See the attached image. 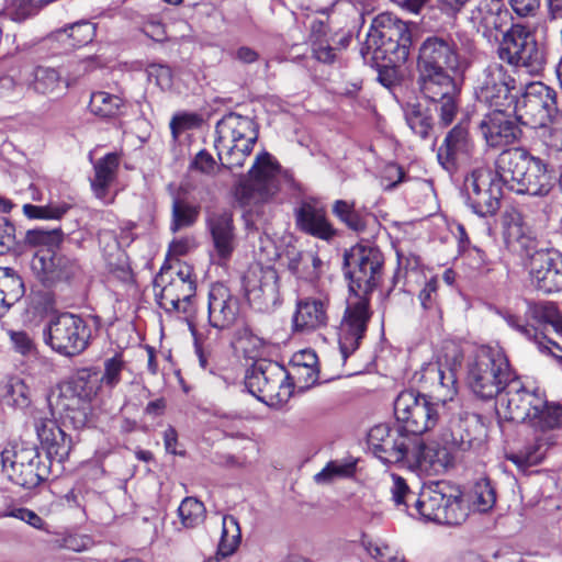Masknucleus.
Masks as SVG:
<instances>
[{
  "label": "nucleus",
  "mask_w": 562,
  "mask_h": 562,
  "mask_svg": "<svg viewBox=\"0 0 562 562\" xmlns=\"http://www.w3.org/2000/svg\"><path fill=\"white\" fill-rule=\"evenodd\" d=\"M69 207L67 203H49L47 205L24 204L23 213L29 218L59 220L67 213Z\"/></svg>",
  "instance_id": "3c124183"
},
{
  "label": "nucleus",
  "mask_w": 562,
  "mask_h": 562,
  "mask_svg": "<svg viewBox=\"0 0 562 562\" xmlns=\"http://www.w3.org/2000/svg\"><path fill=\"white\" fill-rule=\"evenodd\" d=\"M496 414L501 419L526 423L531 439L507 459L520 469L539 464L562 438V405L549 403L538 391H529L512 379L497 394Z\"/></svg>",
  "instance_id": "f257e3e1"
},
{
  "label": "nucleus",
  "mask_w": 562,
  "mask_h": 562,
  "mask_svg": "<svg viewBox=\"0 0 562 562\" xmlns=\"http://www.w3.org/2000/svg\"><path fill=\"white\" fill-rule=\"evenodd\" d=\"M549 123L550 125L544 127L547 130L546 143L555 150H562V114L553 115Z\"/></svg>",
  "instance_id": "0e129e2a"
},
{
  "label": "nucleus",
  "mask_w": 562,
  "mask_h": 562,
  "mask_svg": "<svg viewBox=\"0 0 562 562\" xmlns=\"http://www.w3.org/2000/svg\"><path fill=\"white\" fill-rule=\"evenodd\" d=\"M239 314V300L224 284H213L209 292L210 325L217 329H227L236 323Z\"/></svg>",
  "instance_id": "c85d7f7f"
},
{
  "label": "nucleus",
  "mask_w": 562,
  "mask_h": 562,
  "mask_svg": "<svg viewBox=\"0 0 562 562\" xmlns=\"http://www.w3.org/2000/svg\"><path fill=\"white\" fill-rule=\"evenodd\" d=\"M503 61L524 67L529 72H539L546 64L544 47L538 43L535 33L522 24H512L503 34L498 46Z\"/></svg>",
  "instance_id": "9b49d317"
},
{
  "label": "nucleus",
  "mask_w": 562,
  "mask_h": 562,
  "mask_svg": "<svg viewBox=\"0 0 562 562\" xmlns=\"http://www.w3.org/2000/svg\"><path fill=\"white\" fill-rule=\"evenodd\" d=\"M382 265L383 257L376 248L355 245L346 250L344 269L349 292L370 295L381 277Z\"/></svg>",
  "instance_id": "4468645a"
},
{
  "label": "nucleus",
  "mask_w": 562,
  "mask_h": 562,
  "mask_svg": "<svg viewBox=\"0 0 562 562\" xmlns=\"http://www.w3.org/2000/svg\"><path fill=\"white\" fill-rule=\"evenodd\" d=\"M448 448L449 446H440L437 441L412 437L404 464L427 475L441 474L453 463Z\"/></svg>",
  "instance_id": "aec40b11"
},
{
  "label": "nucleus",
  "mask_w": 562,
  "mask_h": 562,
  "mask_svg": "<svg viewBox=\"0 0 562 562\" xmlns=\"http://www.w3.org/2000/svg\"><path fill=\"white\" fill-rule=\"evenodd\" d=\"M327 324V300L304 299L297 302L293 315L295 331H311Z\"/></svg>",
  "instance_id": "c9c22d12"
},
{
  "label": "nucleus",
  "mask_w": 562,
  "mask_h": 562,
  "mask_svg": "<svg viewBox=\"0 0 562 562\" xmlns=\"http://www.w3.org/2000/svg\"><path fill=\"white\" fill-rule=\"evenodd\" d=\"M369 295L349 292L346 310L338 330V342L342 359L358 349L371 318Z\"/></svg>",
  "instance_id": "f3484780"
},
{
  "label": "nucleus",
  "mask_w": 562,
  "mask_h": 562,
  "mask_svg": "<svg viewBox=\"0 0 562 562\" xmlns=\"http://www.w3.org/2000/svg\"><path fill=\"white\" fill-rule=\"evenodd\" d=\"M490 18V22L483 32V36L488 40H497V33L502 32L504 34L508 26L512 25V13L498 1L492 16Z\"/></svg>",
  "instance_id": "603ef678"
},
{
  "label": "nucleus",
  "mask_w": 562,
  "mask_h": 562,
  "mask_svg": "<svg viewBox=\"0 0 562 562\" xmlns=\"http://www.w3.org/2000/svg\"><path fill=\"white\" fill-rule=\"evenodd\" d=\"M124 368V361L121 355H115L104 361V373L99 379L109 387H114L121 381V372Z\"/></svg>",
  "instance_id": "4d7b16f0"
},
{
  "label": "nucleus",
  "mask_w": 562,
  "mask_h": 562,
  "mask_svg": "<svg viewBox=\"0 0 562 562\" xmlns=\"http://www.w3.org/2000/svg\"><path fill=\"white\" fill-rule=\"evenodd\" d=\"M195 289L193 269L183 262L162 267L154 281L157 303L168 313L189 314Z\"/></svg>",
  "instance_id": "6e6552de"
},
{
  "label": "nucleus",
  "mask_w": 562,
  "mask_h": 562,
  "mask_svg": "<svg viewBox=\"0 0 562 562\" xmlns=\"http://www.w3.org/2000/svg\"><path fill=\"white\" fill-rule=\"evenodd\" d=\"M201 124V117L196 113L182 112L172 116L170 130L173 138H178L187 130L198 127Z\"/></svg>",
  "instance_id": "052dcab7"
},
{
  "label": "nucleus",
  "mask_w": 562,
  "mask_h": 562,
  "mask_svg": "<svg viewBox=\"0 0 562 562\" xmlns=\"http://www.w3.org/2000/svg\"><path fill=\"white\" fill-rule=\"evenodd\" d=\"M209 228L218 260H228L236 246L232 215L228 213L213 215L209 220Z\"/></svg>",
  "instance_id": "e433bc0d"
},
{
  "label": "nucleus",
  "mask_w": 562,
  "mask_h": 562,
  "mask_svg": "<svg viewBox=\"0 0 562 562\" xmlns=\"http://www.w3.org/2000/svg\"><path fill=\"white\" fill-rule=\"evenodd\" d=\"M90 328L78 315L63 313L50 319L45 330V342L56 352L74 357L88 346Z\"/></svg>",
  "instance_id": "2eb2a0df"
},
{
  "label": "nucleus",
  "mask_w": 562,
  "mask_h": 562,
  "mask_svg": "<svg viewBox=\"0 0 562 562\" xmlns=\"http://www.w3.org/2000/svg\"><path fill=\"white\" fill-rule=\"evenodd\" d=\"M125 103L117 94L106 91H95L91 93L89 109L90 112L100 119H114L123 113Z\"/></svg>",
  "instance_id": "ea45409f"
},
{
  "label": "nucleus",
  "mask_w": 562,
  "mask_h": 562,
  "mask_svg": "<svg viewBox=\"0 0 562 562\" xmlns=\"http://www.w3.org/2000/svg\"><path fill=\"white\" fill-rule=\"evenodd\" d=\"M514 112L524 125L546 127L557 114L555 91L539 81L528 83L521 98L517 100Z\"/></svg>",
  "instance_id": "dca6fc26"
},
{
  "label": "nucleus",
  "mask_w": 562,
  "mask_h": 562,
  "mask_svg": "<svg viewBox=\"0 0 562 562\" xmlns=\"http://www.w3.org/2000/svg\"><path fill=\"white\" fill-rule=\"evenodd\" d=\"M497 2L498 0L481 1L471 10L469 19L472 25L477 30V32H481L483 34L486 25L490 22V16H492Z\"/></svg>",
  "instance_id": "5fc2aeb1"
},
{
  "label": "nucleus",
  "mask_w": 562,
  "mask_h": 562,
  "mask_svg": "<svg viewBox=\"0 0 562 562\" xmlns=\"http://www.w3.org/2000/svg\"><path fill=\"white\" fill-rule=\"evenodd\" d=\"M258 138L255 122L236 113L225 115L216 124L215 148L222 166L243 167Z\"/></svg>",
  "instance_id": "39448f33"
},
{
  "label": "nucleus",
  "mask_w": 562,
  "mask_h": 562,
  "mask_svg": "<svg viewBox=\"0 0 562 562\" xmlns=\"http://www.w3.org/2000/svg\"><path fill=\"white\" fill-rule=\"evenodd\" d=\"M25 94V87L13 76L4 75L0 77V100L7 102H16L22 100Z\"/></svg>",
  "instance_id": "864d4df0"
},
{
  "label": "nucleus",
  "mask_w": 562,
  "mask_h": 562,
  "mask_svg": "<svg viewBox=\"0 0 562 562\" xmlns=\"http://www.w3.org/2000/svg\"><path fill=\"white\" fill-rule=\"evenodd\" d=\"M245 385L259 401L270 406L282 405L292 395L285 369L277 362L258 359L247 370Z\"/></svg>",
  "instance_id": "9d476101"
},
{
  "label": "nucleus",
  "mask_w": 562,
  "mask_h": 562,
  "mask_svg": "<svg viewBox=\"0 0 562 562\" xmlns=\"http://www.w3.org/2000/svg\"><path fill=\"white\" fill-rule=\"evenodd\" d=\"M101 380L99 373L91 369L81 370L72 382V392L76 398L72 403L65 405L66 417L69 418L75 427H83L91 412L90 401L94 398L100 389Z\"/></svg>",
  "instance_id": "5701e85b"
},
{
  "label": "nucleus",
  "mask_w": 562,
  "mask_h": 562,
  "mask_svg": "<svg viewBox=\"0 0 562 562\" xmlns=\"http://www.w3.org/2000/svg\"><path fill=\"white\" fill-rule=\"evenodd\" d=\"M530 278L543 293L562 290V257L554 250H539L530 258Z\"/></svg>",
  "instance_id": "bb28decb"
},
{
  "label": "nucleus",
  "mask_w": 562,
  "mask_h": 562,
  "mask_svg": "<svg viewBox=\"0 0 562 562\" xmlns=\"http://www.w3.org/2000/svg\"><path fill=\"white\" fill-rule=\"evenodd\" d=\"M496 172L510 190L520 194L543 196L551 190L547 166L521 148L501 153L496 160Z\"/></svg>",
  "instance_id": "7ed1b4c3"
},
{
  "label": "nucleus",
  "mask_w": 562,
  "mask_h": 562,
  "mask_svg": "<svg viewBox=\"0 0 562 562\" xmlns=\"http://www.w3.org/2000/svg\"><path fill=\"white\" fill-rule=\"evenodd\" d=\"M412 436L401 428L376 425L368 434V445L376 458L385 463H404Z\"/></svg>",
  "instance_id": "4be33fe9"
},
{
  "label": "nucleus",
  "mask_w": 562,
  "mask_h": 562,
  "mask_svg": "<svg viewBox=\"0 0 562 562\" xmlns=\"http://www.w3.org/2000/svg\"><path fill=\"white\" fill-rule=\"evenodd\" d=\"M239 345L244 355L249 359L261 356L266 348L265 340L252 334H245L240 337Z\"/></svg>",
  "instance_id": "680f3d73"
},
{
  "label": "nucleus",
  "mask_w": 562,
  "mask_h": 562,
  "mask_svg": "<svg viewBox=\"0 0 562 562\" xmlns=\"http://www.w3.org/2000/svg\"><path fill=\"white\" fill-rule=\"evenodd\" d=\"M178 515L186 528H195L204 522L206 510L199 499L186 497L178 508Z\"/></svg>",
  "instance_id": "c03bdc74"
},
{
  "label": "nucleus",
  "mask_w": 562,
  "mask_h": 562,
  "mask_svg": "<svg viewBox=\"0 0 562 562\" xmlns=\"http://www.w3.org/2000/svg\"><path fill=\"white\" fill-rule=\"evenodd\" d=\"M333 213L350 229L355 232L364 231L366 222L363 217L356 212L355 203L337 200L333 205Z\"/></svg>",
  "instance_id": "de8ad7c7"
},
{
  "label": "nucleus",
  "mask_w": 562,
  "mask_h": 562,
  "mask_svg": "<svg viewBox=\"0 0 562 562\" xmlns=\"http://www.w3.org/2000/svg\"><path fill=\"white\" fill-rule=\"evenodd\" d=\"M414 508L424 519L438 524L459 525L467 516L461 492L443 481L425 485Z\"/></svg>",
  "instance_id": "1a4fd4ad"
},
{
  "label": "nucleus",
  "mask_w": 562,
  "mask_h": 562,
  "mask_svg": "<svg viewBox=\"0 0 562 562\" xmlns=\"http://www.w3.org/2000/svg\"><path fill=\"white\" fill-rule=\"evenodd\" d=\"M423 94L432 102L438 103L437 112L440 123L447 126L452 123L458 112L457 97L459 89L454 80L440 81L422 86Z\"/></svg>",
  "instance_id": "72a5a7b5"
},
{
  "label": "nucleus",
  "mask_w": 562,
  "mask_h": 562,
  "mask_svg": "<svg viewBox=\"0 0 562 562\" xmlns=\"http://www.w3.org/2000/svg\"><path fill=\"white\" fill-rule=\"evenodd\" d=\"M472 501L475 508L482 513L490 510L494 506L496 494L490 480L482 477L476 481L472 491Z\"/></svg>",
  "instance_id": "8fccbe9b"
},
{
  "label": "nucleus",
  "mask_w": 562,
  "mask_h": 562,
  "mask_svg": "<svg viewBox=\"0 0 562 562\" xmlns=\"http://www.w3.org/2000/svg\"><path fill=\"white\" fill-rule=\"evenodd\" d=\"M516 80L501 64L487 66L476 91L477 99L492 110L512 109L515 102Z\"/></svg>",
  "instance_id": "6ab92c4d"
},
{
  "label": "nucleus",
  "mask_w": 562,
  "mask_h": 562,
  "mask_svg": "<svg viewBox=\"0 0 562 562\" xmlns=\"http://www.w3.org/2000/svg\"><path fill=\"white\" fill-rule=\"evenodd\" d=\"M199 216V207L181 199H175L171 207L170 231H178L192 226Z\"/></svg>",
  "instance_id": "79ce46f5"
},
{
  "label": "nucleus",
  "mask_w": 562,
  "mask_h": 562,
  "mask_svg": "<svg viewBox=\"0 0 562 562\" xmlns=\"http://www.w3.org/2000/svg\"><path fill=\"white\" fill-rule=\"evenodd\" d=\"M513 379L508 360L498 347L482 346L468 364V384L483 400H491Z\"/></svg>",
  "instance_id": "20e7f679"
},
{
  "label": "nucleus",
  "mask_w": 562,
  "mask_h": 562,
  "mask_svg": "<svg viewBox=\"0 0 562 562\" xmlns=\"http://www.w3.org/2000/svg\"><path fill=\"white\" fill-rule=\"evenodd\" d=\"M395 419L403 432L419 437L439 420L438 405L413 390L401 392L394 401Z\"/></svg>",
  "instance_id": "ddd939ff"
},
{
  "label": "nucleus",
  "mask_w": 562,
  "mask_h": 562,
  "mask_svg": "<svg viewBox=\"0 0 562 562\" xmlns=\"http://www.w3.org/2000/svg\"><path fill=\"white\" fill-rule=\"evenodd\" d=\"M31 268L45 285L67 280L79 271V265L75 259L50 249H38L32 258Z\"/></svg>",
  "instance_id": "a878e982"
},
{
  "label": "nucleus",
  "mask_w": 562,
  "mask_h": 562,
  "mask_svg": "<svg viewBox=\"0 0 562 562\" xmlns=\"http://www.w3.org/2000/svg\"><path fill=\"white\" fill-rule=\"evenodd\" d=\"M366 548L369 554L379 562H407L398 551L384 542H368Z\"/></svg>",
  "instance_id": "13d9d810"
},
{
  "label": "nucleus",
  "mask_w": 562,
  "mask_h": 562,
  "mask_svg": "<svg viewBox=\"0 0 562 562\" xmlns=\"http://www.w3.org/2000/svg\"><path fill=\"white\" fill-rule=\"evenodd\" d=\"M295 223L300 231L322 240H330L336 231L326 217L325 207L316 201H304L295 210Z\"/></svg>",
  "instance_id": "7c9ffc66"
},
{
  "label": "nucleus",
  "mask_w": 562,
  "mask_h": 562,
  "mask_svg": "<svg viewBox=\"0 0 562 562\" xmlns=\"http://www.w3.org/2000/svg\"><path fill=\"white\" fill-rule=\"evenodd\" d=\"M245 295L250 304L268 307L278 299V274L271 267L250 266L243 277Z\"/></svg>",
  "instance_id": "b1692460"
},
{
  "label": "nucleus",
  "mask_w": 562,
  "mask_h": 562,
  "mask_svg": "<svg viewBox=\"0 0 562 562\" xmlns=\"http://www.w3.org/2000/svg\"><path fill=\"white\" fill-rule=\"evenodd\" d=\"M438 279L432 277L419 292L418 299L424 310H434L437 307Z\"/></svg>",
  "instance_id": "338daca9"
},
{
  "label": "nucleus",
  "mask_w": 562,
  "mask_h": 562,
  "mask_svg": "<svg viewBox=\"0 0 562 562\" xmlns=\"http://www.w3.org/2000/svg\"><path fill=\"white\" fill-rule=\"evenodd\" d=\"M412 35L408 25L389 13L374 18L361 50L363 58L371 56L384 67L400 66L409 56Z\"/></svg>",
  "instance_id": "f03ea898"
},
{
  "label": "nucleus",
  "mask_w": 562,
  "mask_h": 562,
  "mask_svg": "<svg viewBox=\"0 0 562 562\" xmlns=\"http://www.w3.org/2000/svg\"><path fill=\"white\" fill-rule=\"evenodd\" d=\"M3 392L8 402L18 408H26L31 405L30 387L19 376H10L4 382Z\"/></svg>",
  "instance_id": "a18cd8bd"
},
{
  "label": "nucleus",
  "mask_w": 562,
  "mask_h": 562,
  "mask_svg": "<svg viewBox=\"0 0 562 562\" xmlns=\"http://www.w3.org/2000/svg\"><path fill=\"white\" fill-rule=\"evenodd\" d=\"M34 427L37 438L49 458H54L58 462L67 459L70 451V439L54 419L36 417Z\"/></svg>",
  "instance_id": "473e14b6"
},
{
  "label": "nucleus",
  "mask_w": 562,
  "mask_h": 562,
  "mask_svg": "<svg viewBox=\"0 0 562 562\" xmlns=\"http://www.w3.org/2000/svg\"><path fill=\"white\" fill-rule=\"evenodd\" d=\"M355 469L356 464L352 461H330L321 472L314 475V481L317 484H328L336 479L351 476Z\"/></svg>",
  "instance_id": "49530a36"
},
{
  "label": "nucleus",
  "mask_w": 562,
  "mask_h": 562,
  "mask_svg": "<svg viewBox=\"0 0 562 562\" xmlns=\"http://www.w3.org/2000/svg\"><path fill=\"white\" fill-rule=\"evenodd\" d=\"M64 238L61 229L55 228L50 231L31 229L26 233L25 239L29 245L41 247V249L57 248Z\"/></svg>",
  "instance_id": "09e8293b"
},
{
  "label": "nucleus",
  "mask_w": 562,
  "mask_h": 562,
  "mask_svg": "<svg viewBox=\"0 0 562 562\" xmlns=\"http://www.w3.org/2000/svg\"><path fill=\"white\" fill-rule=\"evenodd\" d=\"M464 187L470 207L480 216L494 215L499 209V189L492 184L486 169H474L465 178Z\"/></svg>",
  "instance_id": "393cba45"
},
{
  "label": "nucleus",
  "mask_w": 562,
  "mask_h": 562,
  "mask_svg": "<svg viewBox=\"0 0 562 562\" xmlns=\"http://www.w3.org/2000/svg\"><path fill=\"white\" fill-rule=\"evenodd\" d=\"M468 128L462 124L456 125L446 136L438 149L437 158L448 171H454L460 165H465L473 151Z\"/></svg>",
  "instance_id": "c756f323"
},
{
  "label": "nucleus",
  "mask_w": 562,
  "mask_h": 562,
  "mask_svg": "<svg viewBox=\"0 0 562 562\" xmlns=\"http://www.w3.org/2000/svg\"><path fill=\"white\" fill-rule=\"evenodd\" d=\"M120 166V156L116 153L106 154L93 164V177L90 186L94 196L105 204L113 201L111 187L116 178Z\"/></svg>",
  "instance_id": "f704fd0d"
},
{
  "label": "nucleus",
  "mask_w": 562,
  "mask_h": 562,
  "mask_svg": "<svg viewBox=\"0 0 562 562\" xmlns=\"http://www.w3.org/2000/svg\"><path fill=\"white\" fill-rule=\"evenodd\" d=\"M196 247L194 236L187 235L175 238L169 244L168 255L172 257H180L189 254Z\"/></svg>",
  "instance_id": "774afa93"
},
{
  "label": "nucleus",
  "mask_w": 562,
  "mask_h": 562,
  "mask_svg": "<svg viewBox=\"0 0 562 562\" xmlns=\"http://www.w3.org/2000/svg\"><path fill=\"white\" fill-rule=\"evenodd\" d=\"M1 464L11 482L25 488L36 487L49 474L35 446L9 445L1 452Z\"/></svg>",
  "instance_id": "f8f14e48"
},
{
  "label": "nucleus",
  "mask_w": 562,
  "mask_h": 562,
  "mask_svg": "<svg viewBox=\"0 0 562 562\" xmlns=\"http://www.w3.org/2000/svg\"><path fill=\"white\" fill-rule=\"evenodd\" d=\"M241 532L239 524L234 516H224L222 520V536L217 548V557L232 555L239 547Z\"/></svg>",
  "instance_id": "a19ab883"
},
{
  "label": "nucleus",
  "mask_w": 562,
  "mask_h": 562,
  "mask_svg": "<svg viewBox=\"0 0 562 562\" xmlns=\"http://www.w3.org/2000/svg\"><path fill=\"white\" fill-rule=\"evenodd\" d=\"M27 89L40 95H55L64 90L60 74L50 67L37 66L27 77Z\"/></svg>",
  "instance_id": "4c0bfd02"
},
{
  "label": "nucleus",
  "mask_w": 562,
  "mask_h": 562,
  "mask_svg": "<svg viewBox=\"0 0 562 562\" xmlns=\"http://www.w3.org/2000/svg\"><path fill=\"white\" fill-rule=\"evenodd\" d=\"M279 167L268 153L256 157L249 170V179L237 190V195L245 204H257L267 201L278 192Z\"/></svg>",
  "instance_id": "a211bd4d"
},
{
  "label": "nucleus",
  "mask_w": 562,
  "mask_h": 562,
  "mask_svg": "<svg viewBox=\"0 0 562 562\" xmlns=\"http://www.w3.org/2000/svg\"><path fill=\"white\" fill-rule=\"evenodd\" d=\"M292 374L300 384V387H311L318 380V370L316 366H302L299 358H293Z\"/></svg>",
  "instance_id": "6e6d98bb"
},
{
  "label": "nucleus",
  "mask_w": 562,
  "mask_h": 562,
  "mask_svg": "<svg viewBox=\"0 0 562 562\" xmlns=\"http://www.w3.org/2000/svg\"><path fill=\"white\" fill-rule=\"evenodd\" d=\"M21 276L10 267H0V308H9L24 295Z\"/></svg>",
  "instance_id": "58836bf2"
},
{
  "label": "nucleus",
  "mask_w": 562,
  "mask_h": 562,
  "mask_svg": "<svg viewBox=\"0 0 562 562\" xmlns=\"http://www.w3.org/2000/svg\"><path fill=\"white\" fill-rule=\"evenodd\" d=\"M392 486H391V493L392 498L396 505H407V499L413 496V493L411 492L406 481L401 477L400 475L392 474Z\"/></svg>",
  "instance_id": "69168bd1"
},
{
  "label": "nucleus",
  "mask_w": 562,
  "mask_h": 562,
  "mask_svg": "<svg viewBox=\"0 0 562 562\" xmlns=\"http://www.w3.org/2000/svg\"><path fill=\"white\" fill-rule=\"evenodd\" d=\"M95 34L93 24L80 22L58 32V40L70 47H80L90 43Z\"/></svg>",
  "instance_id": "37998d69"
},
{
  "label": "nucleus",
  "mask_w": 562,
  "mask_h": 562,
  "mask_svg": "<svg viewBox=\"0 0 562 562\" xmlns=\"http://www.w3.org/2000/svg\"><path fill=\"white\" fill-rule=\"evenodd\" d=\"M148 78L154 79L156 85L162 90H168L172 86V71L166 65L151 64L147 68Z\"/></svg>",
  "instance_id": "e2e57ef3"
},
{
  "label": "nucleus",
  "mask_w": 562,
  "mask_h": 562,
  "mask_svg": "<svg viewBox=\"0 0 562 562\" xmlns=\"http://www.w3.org/2000/svg\"><path fill=\"white\" fill-rule=\"evenodd\" d=\"M459 67L458 45L450 36H428L420 44L417 59L420 87L453 80L450 72H456Z\"/></svg>",
  "instance_id": "0eeeda50"
},
{
  "label": "nucleus",
  "mask_w": 562,
  "mask_h": 562,
  "mask_svg": "<svg viewBox=\"0 0 562 562\" xmlns=\"http://www.w3.org/2000/svg\"><path fill=\"white\" fill-rule=\"evenodd\" d=\"M10 341L15 352L23 357H34L36 355V345L33 338L25 331H9Z\"/></svg>",
  "instance_id": "bf43d9fd"
},
{
  "label": "nucleus",
  "mask_w": 562,
  "mask_h": 562,
  "mask_svg": "<svg viewBox=\"0 0 562 562\" xmlns=\"http://www.w3.org/2000/svg\"><path fill=\"white\" fill-rule=\"evenodd\" d=\"M509 110H492L479 123V130L487 146L501 148L519 138L520 128Z\"/></svg>",
  "instance_id": "cd10ccee"
},
{
  "label": "nucleus",
  "mask_w": 562,
  "mask_h": 562,
  "mask_svg": "<svg viewBox=\"0 0 562 562\" xmlns=\"http://www.w3.org/2000/svg\"><path fill=\"white\" fill-rule=\"evenodd\" d=\"M503 238L508 249L516 252H528L535 247V237L526 224L522 214L510 209L502 217Z\"/></svg>",
  "instance_id": "2f4dec72"
},
{
  "label": "nucleus",
  "mask_w": 562,
  "mask_h": 562,
  "mask_svg": "<svg viewBox=\"0 0 562 562\" xmlns=\"http://www.w3.org/2000/svg\"><path fill=\"white\" fill-rule=\"evenodd\" d=\"M486 438V426L475 414H467L451 420L449 428L441 435L446 446L461 452L480 451L484 447Z\"/></svg>",
  "instance_id": "412c9836"
},
{
  "label": "nucleus",
  "mask_w": 562,
  "mask_h": 562,
  "mask_svg": "<svg viewBox=\"0 0 562 562\" xmlns=\"http://www.w3.org/2000/svg\"><path fill=\"white\" fill-rule=\"evenodd\" d=\"M432 361L422 368L420 380L438 401L453 400L457 389V370L463 361V350L454 340L441 341L434 351Z\"/></svg>",
  "instance_id": "423d86ee"
}]
</instances>
